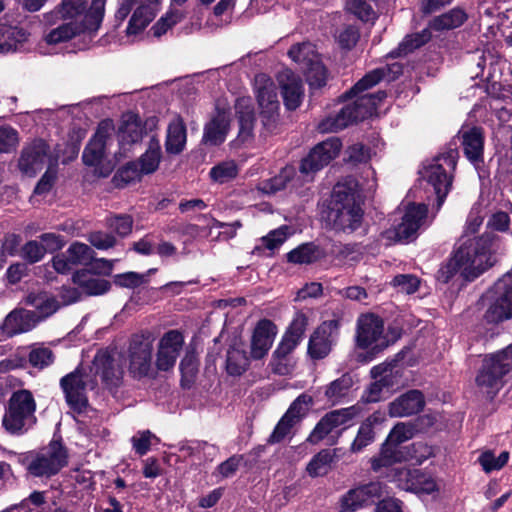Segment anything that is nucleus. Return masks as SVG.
Returning a JSON list of instances; mask_svg holds the SVG:
<instances>
[{"label":"nucleus","mask_w":512,"mask_h":512,"mask_svg":"<svg viewBox=\"0 0 512 512\" xmlns=\"http://www.w3.org/2000/svg\"><path fill=\"white\" fill-rule=\"evenodd\" d=\"M488 307L484 320L497 324L512 317V274L506 273L499 278L486 293Z\"/></svg>","instance_id":"11"},{"label":"nucleus","mask_w":512,"mask_h":512,"mask_svg":"<svg viewBox=\"0 0 512 512\" xmlns=\"http://www.w3.org/2000/svg\"><path fill=\"white\" fill-rule=\"evenodd\" d=\"M342 149V142L339 137L331 136L322 140V165L335 159Z\"/></svg>","instance_id":"63"},{"label":"nucleus","mask_w":512,"mask_h":512,"mask_svg":"<svg viewBox=\"0 0 512 512\" xmlns=\"http://www.w3.org/2000/svg\"><path fill=\"white\" fill-rule=\"evenodd\" d=\"M153 339L150 332L133 334L128 347L129 372L133 378L148 376L151 369Z\"/></svg>","instance_id":"12"},{"label":"nucleus","mask_w":512,"mask_h":512,"mask_svg":"<svg viewBox=\"0 0 512 512\" xmlns=\"http://www.w3.org/2000/svg\"><path fill=\"white\" fill-rule=\"evenodd\" d=\"M54 360L55 355L53 351L48 347L34 348L29 352L28 355V361L30 365L40 370L53 364Z\"/></svg>","instance_id":"55"},{"label":"nucleus","mask_w":512,"mask_h":512,"mask_svg":"<svg viewBox=\"0 0 512 512\" xmlns=\"http://www.w3.org/2000/svg\"><path fill=\"white\" fill-rule=\"evenodd\" d=\"M143 175L139 165L135 161H130L120 167L112 178V182L117 188H124L130 183L139 181Z\"/></svg>","instance_id":"45"},{"label":"nucleus","mask_w":512,"mask_h":512,"mask_svg":"<svg viewBox=\"0 0 512 512\" xmlns=\"http://www.w3.org/2000/svg\"><path fill=\"white\" fill-rule=\"evenodd\" d=\"M87 0H62L61 3L47 15V21L53 18L60 20L75 19L83 15L80 22H76L79 34L94 36L99 30L105 15V0H92L87 9Z\"/></svg>","instance_id":"6"},{"label":"nucleus","mask_w":512,"mask_h":512,"mask_svg":"<svg viewBox=\"0 0 512 512\" xmlns=\"http://www.w3.org/2000/svg\"><path fill=\"white\" fill-rule=\"evenodd\" d=\"M360 33L355 26L348 25L335 34L338 47L344 51L352 50L359 41Z\"/></svg>","instance_id":"54"},{"label":"nucleus","mask_w":512,"mask_h":512,"mask_svg":"<svg viewBox=\"0 0 512 512\" xmlns=\"http://www.w3.org/2000/svg\"><path fill=\"white\" fill-rule=\"evenodd\" d=\"M320 170V142L315 144L310 152L301 160L299 171L306 182L314 180Z\"/></svg>","instance_id":"44"},{"label":"nucleus","mask_w":512,"mask_h":512,"mask_svg":"<svg viewBox=\"0 0 512 512\" xmlns=\"http://www.w3.org/2000/svg\"><path fill=\"white\" fill-rule=\"evenodd\" d=\"M401 67H378L362 77L353 87L340 96L341 100L356 97L355 101L322 119V132H337L371 116L378 105L387 97V93L378 91L376 93L359 94L378 84L382 79L389 82L394 81L402 73Z\"/></svg>","instance_id":"1"},{"label":"nucleus","mask_w":512,"mask_h":512,"mask_svg":"<svg viewBox=\"0 0 512 512\" xmlns=\"http://www.w3.org/2000/svg\"><path fill=\"white\" fill-rule=\"evenodd\" d=\"M161 160V147L156 138H151L148 149L142 154L137 162L143 174H152L158 167Z\"/></svg>","instance_id":"41"},{"label":"nucleus","mask_w":512,"mask_h":512,"mask_svg":"<svg viewBox=\"0 0 512 512\" xmlns=\"http://www.w3.org/2000/svg\"><path fill=\"white\" fill-rule=\"evenodd\" d=\"M254 94L259 108L261 136L278 134L281 126L280 101L278 88L272 78L263 73L257 74L254 78Z\"/></svg>","instance_id":"5"},{"label":"nucleus","mask_w":512,"mask_h":512,"mask_svg":"<svg viewBox=\"0 0 512 512\" xmlns=\"http://www.w3.org/2000/svg\"><path fill=\"white\" fill-rule=\"evenodd\" d=\"M112 127L110 119L103 120L99 123L95 134L91 137L84 148L82 161L86 166L98 165L105 156L106 140Z\"/></svg>","instance_id":"23"},{"label":"nucleus","mask_w":512,"mask_h":512,"mask_svg":"<svg viewBox=\"0 0 512 512\" xmlns=\"http://www.w3.org/2000/svg\"><path fill=\"white\" fill-rule=\"evenodd\" d=\"M371 157L369 147L361 143H355L345 150L344 161L352 165L366 163Z\"/></svg>","instance_id":"58"},{"label":"nucleus","mask_w":512,"mask_h":512,"mask_svg":"<svg viewBox=\"0 0 512 512\" xmlns=\"http://www.w3.org/2000/svg\"><path fill=\"white\" fill-rule=\"evenodd\" d=\"M413 436L412 428L404 423L396 424L390 431L385 443L382 445L380 456L371 460V467L379 471L382 467L390 466L404 460L399 445Z\"/></svg>","instance_id":"13"},{"label":"nucleus","mask_w":512,"mask_h":512,"mask_svg":"<svg viewBox=\"0 0 512 512\" xmlns=\"http://www.w3.org/2000/svg\"><path fill=\"white\" fill-rule=\"evenodd\" d=\"M353 384V376L350 373H345L330 383L325 391V396L333 404L337 403L349 394Z\"/></svg>","instance_id":"43"},{"label":"nucleus","mask_w":512,"mask_h":512,"mask_svg":"<svg viewBox=\"0 0 512 512\" xmlns=\"http://www.w3.org/2000/svg\"><path fill=\"white\" fill-rule=\"evenodd\" d=\"M458 158V150L456 148H448L443 153L434 157L431 163L424 168L423 177L434 188L438 208L444 203L451 189L452 173L456 169Z\"/></svg>","instance_id":"9"},{"label":"nucleus","mask_w":512,"mask_h":512,"mask_svg":"<svg viewBox=\"0 0 512 512\" xmlns=\"http://www.w3.org/2000/svg\"><path fill=\"white\" fill-rule=\"evenodd\" d=\"M184 18L181 11H170L166 15L162 16L150 29L153 36L161 37L168 29L179 23Z\"/></svg>","instance_id":"57"},{"label":"nucleus","mask_w":512,"mask_h":512,"mask_svg":"<svg viewBox=\"0 0 512 512\" xmlns=\"http://www.w3.org/2000/svg\"><path fill=\"white\" fill-rule=\"evenodd\" d=\"M469 19L468 13L462 7H454L429 22V28L436 32L450 31L460 28Z\"/></svg>","instance_id":"30"},{"label":"nucleus","mask_w":512,"mask_h":512,"mask_svg":"<svg viewBox=\"0 0 512 512\" xmlns=\"http://www.w3.org/2000/svg\"><path fill=\"white\" fill-rule=\"evenodd\" d=\"M89 369L93 374L90 379H84L88 375L80 364L72 372L64 375L59 383L67 405L78 414L87 409L89 401L86 388L89 386L90 389H95L98 386L97 377H100L102 384L110 391L117 390L123 382L122 368L116 364L115 358L106 349L96 352Z\"/></svg>","instance_id":"2"},{"label":"nucleus","mask_w":512,"mask_h":512,"mask_svg":"<svg viewBox=\"0 0 512 512\" xmlns=\"http://www.w3.org/2000/svg\"><path fill=\"white\" fill-rule=\"evenodd\" d=\"M424 406L423 393L419 390H409L389 403L388 412L391 417H407L421 412Z\"/></svg>","instance_id":"28"},{"label":"nucleus","mask_w":512,"mask_h":512,"mask_svg":"<svg viewBox=\"0 0 512 512\" xmlns=\"http://www.w3.org/2000/svg\"><path fill=\"white\" fill-rule=\"evenodd\" d=\"M377 420L378 417L376 415H372L362 423L358 430L357 436L351 445V450L353 452L362 451L366 446L374 441L373 425L377 422Z\"/></svg>","instance_id":"49"},{"label":"nucleus","mask_w":512,"mask_h":512,"mask_svg":"<svg viewBox=\"0 0 512 512\" xmlns=\"http://www.w3.org/2000/svg\"><path fill=\"white\" fill-rule=\"evenodd\" d=\"M357 194L358 183L351 177L333 187L327 220L334 229L351 233L361 226L363 210Z\"/></svg>","instance_id":"4"},{"label":"nucleus","mask_w":512,"mask_h":512,"mask_svg":"<svg viewBox=\"0 0 512 512\" xmlns=\"http://www.w3.org/2000/svg\"><path fill=\"white\" fill-rule=\"evenodd\" d=\"M287 261L293 264H311L318 260L320 251L312 242L303 243L286 254Z\"/></svg>","instance_id":"42"},{"label":"nucleus","mask_w":512,"mask_h":512,"mask_svg":"<svg viewBox=\"0 0 512 512\" xmlns=\"http://www.w3.org/2000/svg\"><path fill=\"white\" fill-rule=\"evenodd\" d=\"M287 54L297 64H320L317 45L310 41L293 44Z\"/></svg>","instance_id":"36"},{"label":"nucleus","mask_w":512,"mask_h":512,"mask_svg":"<svg viewBox=\"0 0 512 512\" xmlns=\"http://www.w3.org/2000/svg\"><path fill=\"white\" fill-rule=\"evenodd\" d=\"M145 126L138 114L128 113L124 116L119 127V141L121 144L131 145L142 140Z\"/></svg>","instance_id":"31"},{"label":"nucleus","mask_w":512,"mask_h":512,"mask_svg":"<svg viewBox=\"0 0 512 512\" xmlns=\"http://www.w3.org/2000/svg\"><path fill=\"white\" fill-rule=\"evenodd\" d=\"M249 358L244 349L231 345L227 350L226 371L231 376L242 375L249 366Z\"/></svg>","instance_id":"37"},{"label":"nucleus","mask_w":512,"mask_h":512,"mask_svg":"<svg viewBox=\"0 0 512 512\" xmlns=\"http://www.w3.org/2000/svg\"><path fill=\"white\" fill-rule=\"evenodd\" d=\"M40 322L35 311L23 308L14 309L4 318L0 329L7 338L31 331Z\"/></svg>","instance_id":"21"},{"label":"nucleus","mask_w":512,"mask_h":512,"mask_svg":"<svg viewBox=\"0 0 512 512\" xmlns=\"http://www.w3.org/2000/svg\"><path fill=\"white\" fill-rule=\"evenodd\" d=\"M19 143V134L11 126L0 127V153H11L16 150Z\"/></svg>","instance_id":"59"},{"label":"nucleus","mask_w":512,"mask_h":512,"mask_svg":"<svg viewBox=\"0 0 512 512\" xmlns=\"http://www.w3.org/2000/svg\"><path fill=\"white\" fill-rule=\"evenodd\" d=\"M133 218L128 214H115L107 218V226L118 236L124 238L132 232Z\"/></svg>","instance_id":"53"},{"label":"nucleus","mask_w":512,"mask_h":512,"mask_svg":"<svg viewBox=\"0 0 512 512\" xmlns=\"http://www.w3.org/2000/svg\"><path fill=\"white\" fill-rule=\"evenodd\" d=\"M384 326L380 317L374 314L362 315L357 324V345L366 349L377 343L383 334Z\"/></svg>","instance_id":"27"},{"label":"nucleus","mask_w":512,"mask_h":512,"mask_svg":"<svg viewBox=\"0 0 512 512\" xmlns=\"http://www.w3.org/2000/svg\"><path fill=\"white\" fill-rule=\"evenodd\" d=\"M357 412L358 409L355 406H351L327 413L322 418V442H325L327 445L335 444Z\"/></svg>","instance_id":"18"},{"label":"nucleus","mask_w":512,"mask_h":512,"mask_svg":"<svg viewBox=\"0 0 512 512\" xmlns=\"http://www.w3.org/2000/svg\"><path fill=\"white\" fill-rule=\"evenodd\" d=\"M27 36L23 28L0 24V54L17 51L27 40Z\"/></svg>","instance_id":"33"},{"label":"nucleus","mask_w":512,"mask_h":512,"mask_svg":"<svg viewBox=\"0 0 512 512\" xmlns=\"http://www.w3.org/2000/svg\"><path fill=\"white\" fill-rule=\"evenodd\" d=\"M287 226H281L278 229L270 231L266 236L261 238L262 245H257L252 250V254L261 256L265 249L273 251L279 248L287 239Z\"/></svg>","instance_id":"47"},{"label":"nucleus","mask_w":512,"mask_h":512,"mask_svg":"<svg viewBox=\"0 0 512 512\" xmlns=\"http://www.w3.org/2000/svg\"><path fill=\"white\" fill-rule=\"evenodd\" d=\"M340 319L322 322V358L327 356L339 339Z\"/></svg>","instance_id":"48"},{"label":"nucleus","mask_w":512,"mask_h":512,"mask_svg":"<svg viewBox=\"0 0 512 512\" xmlns=\"http://www.w3.org/2000/svg\"><path fill=\"white\" fill-rule=\"evenodd\" d=\"M427 206L424 204H411L407 207L402 222L395 227L385 231L387 239L395 241H406L415 236L427 216Z\"/></svg>","instance_id":"17"},{"label":"nucleus","mask_w":512,"mask_h":512,"mask_svg":"<svg viewBox=\"0 0 512 512\" xmlns=\"http://www.w3.org/2000/svg\"><path fill=\"white\" fill-rule=\"evenodd\" d=\"M37 408L33 393L28 389L14 391L5 408L2 426L11 435L26 434L36 423Z\"/></svg>","instance_id":"7"},{"label":"nucleus","mask_w":512,"mask_h":512,"mask_svg":"<svg viewBox=\"0 0 512 512\" xmlns=\"http://www.w3.org/2000/svg\"><path fill=\"white\" fill-rule=\"evenodd\" d=\"M25 304L37 310L40 321L50 317L60 308V303L56 297L46 292L29 293L25 298Z\"/></svg>","instance_id":"35"},{"label":"nucleus","mask_w":512,"mask_h":512,"mask_svg":"<svg viewBox=\"0 0 512 512\" xmlns=\"http://www.w3.org/2000/svg\"><path fill=\"white\" fill-rule=\"evenodd\" d=\"M384 493L385 486L379 481L359 485L341 496L339 509L341 512H355L374 504Z\"/></svg>","instance_id":"15"},{"label":"nucleus","mask_w":512,"mask_h":512,"mask_svg":"<svg viewBox=\"0 0 512 512\" xmlns=\"http://www.w3.org/2000/svg\"><path fill=\"white\" fill-rule=\"evenodd\" d=\"M277 334V326L270 319H261L257 322L251 338V356L253 359H262L270 350Z\"/></svg>","instance_id":"25"},{"label":"nucleus","mask_w":512,"mask_h":512,"mask_svg":"<svg viewBox=\"0 0 512 512\" xmlns=\"http://www.w3.org/2000/svg\"><path fill=\"white\" fill-rule=\"evenodd\" d=\"M155 12L146 5L138 6L126 28L127 35H137L142 32L155 18Z\"/></svg>","instance_id":"40"},{"label":"nucleus","mask_w":512,"mask_h":512,"mask_svg":"<svg viewBox=\"0 0 512 512\" xmlns=\"http://www.w3.org/2000/svg\"><path fill=\"white\" fill-rule=\"evenodd\" d=\"M198 359L193 351H187L179 364L181 373L180 386L183 389H190L198 374Z\"/></svg>","instance_id":"38"},{"label":"nucleus","mask_w":512,"mask_h":512,"mask_svg":"<svg viewBox=\"0 0 512 512\" xmlns=\"http://www.w3.org/2000/svg\"><path fill=\"white\" fill-rule=\"evenodd\" d=\"M72 282L80 288L86 296H101L111 290L112 284L109 280L94 275L87 269L76 270L72 275Z\"/></svg>","instance_id":"29"},{"label":"nucleus","mask_w":512,"mask_h":512,"mask_svg":"<svg viewBox=\"0 0 512 512\" xmlns=\"http://www.w3.org/2000/svg\"><path fill=\"white\" fill-rule=\"evenodd\" d=\"M432 29L424 28L420 32L406 35L399 43L397 48L392 50L388 56L391 58H398L413 53L415 50L421 48L432 39Z\"/></svg>","instance_id":"32"},{"label":"nucleus","mask_w":512,"mask_h":512,"mask_svg":"<svg viewBox=\"0 0 512 512\" xmlns=\"http://www.w3.org/2000/svg\"><path fill=\"white\" fill-rule=\"evenodd\" d=\"M512 370V344L487 355L476 377L477 385L493 397L502 386V378Z\"/></svg>","instance_id":"10"},{"label":"nucleus","mask_w":512,"mask_h":512,"mask_svg":"<svg viewBox=\"0 0 512 512\" xmlns=\"http://www.w3.org/2000/svg\"><path fill=\"white\" fill-rule=\"evenodd\" d=\"M68 20V22H63L56 28H53L49 31V33L45 36V40L48 44L51 45L66 42L73 37L80 35L76 26V21H73V19Z\"/></svg>","instance_id":"46"},{"label":"nucleus","mask_w":512,"mask_h":512,"mask_svg":"<svg viewBox=\"0 0 512 512\" xmlns=\"http://www.w3.org/2000/svg\"><path fill=\"white\" fill-rule=\"evenodd\" d=\"M187 130L181 118L168 125L165 140V150L168 154L178 155L183 152L186 145Z\"/></svg>","instance_id":"34"},{"label":"nucleus","mask_w":512,"mask_h":512,"mask_svg":"<svg viewBox=\"0 0 512 512\" xmlns=\"http://www.w3.org/2000/svg\"><path fill=\"white\" fill-rule=\"evenodd\" d=\"M398 488L416 494H430L435 491V482L418 469H400L395 479Z\"/></svg>","instance_id":"26"},{"label":"nucleus","mask_w":512,"mask_h":512,"mask_svg":"<svg viewBox=\"0 0 512 512\" xmlns=\"http://www.w3.org/2000/svg\"><path fill=\"white\" fill-rule=\"evenodd\" d=\"M44 255V248L36 240H29L22 247V257L30 264L41 261Z\"/></svg>","instance_id":"64"},{"label":"nucleus","mask_w":512,"mask_h":512,"mask_svg":"<svg viewBox=\"0 0 512 512\" xmlns=\"http://www.w3.org/2000/svg\"><path fill=\"white\" fill-rule=\"evenodd\" d=\"M50 146L43 139H35L30 145L24 147L19 161V169L29 175L34 176L41 170L48 158Z\"/></svg>","instance_id":"20"},{"label":"nucleus","mask_w":512,"mask_h":512,"mask_svg":"<svg viewBox=\"0 0 512 512\" xmlns=\"http://www.w3.org/2000/svg\"><path fill=\"white\" fill-rule=\"evenodd\" d=\"M144 275L129 271L125 273L116 274L113 277V282L116 286L122 288L135 289L144 283Z\"/></svg>","instance_id":"62"},{"label":"nucleus","mask_w":512,"mask_h":512,"mask_svg":"<svg viewBox=\"0 0 512 512\" xmlns=\"http://www.w3.org/2000/svg\"><path fill=\"white\" fill-rule=\"evenodd\" d=\"M465 157L478 168L484 163L485 133L482 127L474 126L460 132Z\"/></svg>","instance_id":"24"},{"label":"nucleus","mask_w":512,"mask_h":512,"mask_svg":"<svg viewBox=\"0 0 512 512\" xmlns=\"http://www.w3.org/2000/svg\"><path fill=\"white\" fill-rule=\"evenodd\" d=\"M459 242L453 255L439 268L436 275L439 282L446 284L457 274L466 281H473L494 264L489 234L463 238Z\"/></svg>","instance_id":"3"},{"label":"nucleus","mask_w":512,"mask_h":512,"mask_svg":"<svg viewBox=\"0 0 512 512\" xmlns=\"http://www.w3.org/2000/svg\"><path fill=\"white\" fill-rule=\"evenodd\" d=\"M47 492L34 490L28 497L22 499L14 505L19 512H32L34 508H40L47 503Z\"/></svg>","instance_id":"60"},{"label":"nucleus","mask_w":512,"mask_h":512,"mask_svg":"<svg viewBox=\"0 0 512 512\" xmlns=\"http://www.w3.org/2000/svg\"><path fill=\"white\" fill-rule=\"evenodd\" d=\"M307 324V316L302 311H298L290 323L288 329L286 330L284 336L295 340V342L299 344L304 335Z\"/></svg>","instance_id":"61"},{"label":"nucleus","mask_w":512,"mask_h":512,"mask_svg":"<svg viewBox=\"0 0 512 512\" xmlns=\"http://www.w3.org/2000/svg\"><path fill=\"white\" fill-rule=\"evenodd\" d=\"M281 88L284 106L289 111H295L302 103L304 89L301 78L291 69L286 68L277 76Z\"/></svg>","instance_id":"22"},{"label":"nucleus","mask_w":512,"mask_h":512,"mask_svg":"<svg viewBox=\"0 0 512 512\" xmlns=\"http://www.w3.org/2000/svg\"><path fill=\"white\" fill-rule=\"evenodd\" d=\"M184 345V335L177 329H172L163 334L158 343L156 353V367L160 371L171 370Z\"/></svg>","instance_id":"16"},{"label":"nucleus","mask_w":512,"mask_h":512,"mask_svg":"<svg viewBox=\"0 0 512 512\" xmlns=\"http://www.w3.org/2000/svg\"><path fill=\"white\" fill-rule=\"evenodd\" d=\"M296 168L293 165H286L277 175L264 181L263 191L267 194H275L287 188L295 179Z\"/></svg>","instance_id":"39"},{"label":"nucleus","mask_w":512,"mask_h":512,"mask_svg":"<svg viewBox=\"0 0 512 512\" xmlns=\"http://www.w3.org/2000/svg\"><path fill=\"white\" fill-rule=\"evenodd\" d=\"M293 409H288L284 415L280 418L272 433L267 439V444H276L284 440V438L290 433L291 429L297 423L292 414Z\"/></svg>","instance_id":"50"},{"label":"nucleus","mask_w":512,"mask_h":512,"mask_svg":"<svg viewBox=\"0 0 512 512\" xmlns=\"http://www.w3.org/2000/svg\"><path fill=\"white\" fill-rule=\"evenodd\" d=\"M209 175L213 181L223 184L238 175V168L234 162H221L211 168Z\"/></svg>","instance_id":"56"},{"label":"nucleus","mask_w":512,"mask_h":512,"mask_svg":"<svg viewBox=\"0 0 512 512\" xmlns=\"http://www.w3.org/2000/svg\"><path fill=\"white\" fill-rule=\"evenodd\" d=\"M85 136L86 130L80 127H73L69 131L65 148L63 150V154L66 156L68 161H73L77 158Z\"/></svg>","instance_id":"51"},{"label":"nucleus","mask_w":512,"mask_h":512,"mask_svg":"<svg viewBox=\"0 0 512 512\" xmlns=\"http://www.w3.org/2000/svg\"><path fill=\"white\" fill-rule=\"evenodd\" d=\"M235 118L238 123L237 139L241 143H246L254 139V128L257 122L256 109L250 96H240L235 99L234 105Z\"/></svg>","instance_id":"19"},{"label":"nucleus","mask_w":512,"mask_h":512,"mask_svg":"<svg viewBox=\"0 0 512 512\" xmlns=\"http://www.w3.org/2000/svg\"><path fill=\"white\" fill-rule=\"evenodd\" d=\"M67 254L73 265H88L93 260L95 252L84 243L74 242L68 248Z\"/></svg>","instance_id":"52"},{"label":"nucleus","mask_w":512,"mask_h":512,"mask_svg":"<svg viewBox=\"0 0 512 512\" xmlns=\"http://www.w3.org/2000/svg\"><path fill=\"white\" fill-rule=\"evenodd\" d=\"M231 108L226 100L217 99L211 119L205 124L202 141L206 145L223 144L230 131Z\"/></svg>","instance_id":"14"},{"label":"nucleus","mask_w":512,"mask_h":512,"mask_svg":"<svg viewBox=\"0 0 512 512\" xmlns=\"http://www.w3.org/2000/svg\"><path fill=\"white\" fill-rule=\"evenodd\" d=\"M68 449L62 438H53L38 452H30L23 459L27 472L33 477L51 478L68 465Z\"/></svg>","instance_id":"8"}]
</instances>
